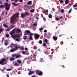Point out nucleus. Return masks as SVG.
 <instances>
[{"label": "nucleus", "mask_w": 77, "mask_h": 77, "mask_svg": "<svg viewBox=\"0 0 77 77\" xmlns=\"http://www.w3.org/2000/svg\"><path fill=\"white\" fill-rule=\"evenodd\" d=\"M13 5H14V6H17V4H15V2L13 3Z\"/></svg>", "instance_id": "nucleus-31"}, {"label": "nucleus", "mask_w": 77, "mask_h": 77, "mask_svg": "<svg viewBox=\"0 0 77 77\" xmlns=\"http://www.w3.org/2000/svg\"><path fill=\"white\" fill-rule=\"evenodd\" d=\"M34 26H35V27H36V26H37V23H34L33 24Z\"/></svg>", "instance_id": "nucleus-42"}, {"label": "nucleus", "mask_w": 77, "mask_h": 77, "mask_svg": "<svg viewBox=\"0 0 77 77\" xmlns=\"http://www.w3.org/2000/svg\"><path fill=\"white\" fill-rule=\"evenodd\" d=\"M20 32H21L20 29L18 28L16 29V33H20Z\"/></svg>", "instance_id": "nucleus-8"}, {"label": "nucleus", "mask_w": 77, "mask_h": 77, "mask_svg": "<svg viewBox=\"0 0 77 77\" xmlns=\"http://www.w3.org/2000/svg\"><path fill=\"white\" fill-rule=\"evenodd\" d=\"M42 60H43V59L41 58L40 61V62H42Z\"/></svg>", "instance_id": "nucleus-51"}, {"label": "nucleus", "mask_w": 77, "mask_h": 77, "mask_svg": "<svg viewBox=\"0 0 77 77\" xmlns=\"http://www.w3.org/2000/svg\"><path fill=\"white\" fill-rule=\"evenodd\" d=\"M44 32H45V33H46L47 32V30H46V29L44 31Z\"/></svg>", "instance_id": "nucleus-54"}, {"label": "nucleus", "mask_w": 77, "mask_h": 77, "mask_svg": "<svg viewBox=\"0 0 77 77\" xmlns=\"http://www.w3.org/2000/svg\"><path fill=\"white\" fill-rule=\"evenodd\" d=\"M16 31V29H14L12 31L10 32L9 33V34L11 35L12 38H13L14 39H15L16 38H18V37H20V35H13L14 34H15V31Z\"/></svg>", "instance_id": "nucleus-1"}, {"label": "nucleus", "mask_w": 77, "mask_h": 77, "mask_svg": "<svg viewBox=\"0 0 77 77\" xmlns=\"http://www.w3.org/2000/svg\"><path fill=\"white\" fill-rule=\"evenodd\" d=\"M24 35H29V40L32 41L33 40V33H30V32L29 30H26L24 32Z\"/></svg>", "instance_id": "nucleus-2"}, {"label": "nucleus", "mask_w": 77, "mask_h": 77, "mask_svg": "<svg viewBox=\"0 0 77 77\" xmlns=\"http://www.w3.org/2000/svg\"><path fill=\"white\" fill-rule=\"evenodd\" d=\"M39 36H40V35H39V34H36L35 36V38L37 39H39Z\"/></svg>", "instance_id": "nucleus-11"}, {"label": "nucleus", "mask_w": 77, "mask_h": 77, "mask_svg": "<svg viewBox=\"0 0 77 77\" xmlns=\"http://www.w3.org/2000/svg\"><path fill=\"white\" fill-rule=\"evenodd\" d=\"M64 11H65V10L63 9H62L61 11V13H62L63 14V13H64Z\"/></svg>", "instance_id": "nucleus-29"}, {"label": "nucleus", "mask_w": 77, "mask_h": 77, "mask_svg": "<svg viewBox=\"0 0 77 77\" xmlns=\"http://www.w3.org/2000/svg\"><path fill=\"white\" fill-rule=\"evenodd\" d=\"M2 43H3V41H4V40H5V38H4V37L2 38Z\"/></svg>", "instance_id": "nucleus-36"}, {"label": "nucleus", "mask_w": 77, "mask_h": 77, "mask_svg": "<svg viewBox=\"0 0 77 77\" xmlns=\"http://www.w3.org/2000/svg\"><path fill=\"white\" fill-rule=\"evenodd\" d=\"M12 57H16V58H18L19 57H22L21 55L20 54H13L12 55Z\"/></svg>", "instance_id": "nucleus-6"}, {"label": "nucleus", "mask_w": 77, "mask_h": 77, "mask_svg": "<svg viewBox=\"0 0 77 77\" xmlns=\"http://www.w3.org/2000/svg\"><path fill=\"white\" fill-rule=\"evenodd\" d=\"M18 65V64L17 63H15L14 64V66H17Z\"/></svg>", "instance_id": "nucleus-32"}, {"label": "nucleus", "mask_w": 77, "mask_h": 77, "mask_svg": "<svg viewBox=\"0 0 77 77\" xmlns=\"http://www.w3.org/2000/svg\"><path fill=\"white\" fill-rule=\"evenodd\" d=\"M48 57L49 58H52V57H53V56L52 55H50L48 56Z\"/></svg>", "instance_id": "nucleus-34"}, {"label": "nucleus", "mask_w": 77, "mask_h": 77, "mask_svg": "<svg viewBox=\"0 0 77 77\" xmlns=\"http://www.w3.org/2000/svg\"><path fill=\"white\" fill-rule=\"evenodd\" d=\"M11 70H12V69H7V71H9Z\"/></svg>", "instance_id": "nucleus-38"}, {"label": "nucleus", "mask_w": 77, "mask_h": 77, "mask_svg": "<svg viewBox=\"0 0 77 77\" xmlns=\"http://www.w3.org/2000/svg\"><path fill=\"white\" fill-rule=\"evenodd\" d=\"M20 48H21V50H24V48H23L20 46Z\"/></svg>", "instance_id": "nucleus-48"}, {"label": "nucleus", "mask_w": 77, "mask_h": 77, "mask_svg": "<svg viewBox=\"0 0 77 77\" xmlns=\"http://www.w3.org/2000/svg\"><path fill=\"white\" fill-rule=\"evenodd\" d=\"M6 59L5 58H2L0 59V65H4L6 64Z\"/></svg>", "instance_id": "nucleus-4"}, {"label": "nucleus", "mask_w": 77, "mask_h": 77, "mask_svg": "<svg viewBox=\"0 0 77 77\" xmlns=\"http://www.w3.org/2000/svg\"><path fill=\"white\" fill-rule=\"evenodd\" d=\"M44 52L45 54H48L49 53V51L47 50L45 51Z\"/></svg>", "instance_id": "nucleus-16"}, {"label": "nucleus", "mask_w": 77, "mask_h": 77, "mask_svg": "<svg viewBox=\"0 0 77 77\" xmlns=\"http://www.w3.org/2000/svg\"><path fill=\"white\" fill-rule=\"evenodd\" d=\"M45 42H48V40L47 39H45Z\"/></svg>", "instance_id": "nucleus-45"}, {"label": "nucleus", "mask_w": 77, "mask_h": 77, "mask_svg": "<svg viewBox=\"0 0 77 77\" xmlns=\"http://www.w3.org/2000/svg\"><path fill=\"white\" fill-rule=\"evenodd\" d=\"M60 2V3H63V0H61Z\"/></svg>", "instance_id": "nucleus-46"}, {"label": "nucleus", "mask_w": 77, "mask_h": 77, "mask_svg": "<svg viewBox=\"0 0 77 77\" xmlns=\"http://www.w3.org/2000/svg\"><path fill=\"white\" fill-rule=\"evenodd\" d=\"M63 18V17L62 16H61L60 17V19H62Z\"/></svg>", "instance_id": "nucleus-63"}, {"label": "nucleus", "mask_w": 77, "mask_h": 77, "mask_svg": "<svg viewBox=\"0 0 77 77\" xmlns=\"http://www.w3.org/2000/svg\"><path fill=\"white\" fill-rule=\"evenodd\" d=\"M17 63H19L20 64H21L22 63V62L21 61V60H17Z\"/></svg>", "instance_id": "nucleus-18"}, {"label": "nucleus", "mask_w": 77, "mask_h": 77, "mask_svg": "<svg viewBox=\"0 0 77 77\" xmlns=\"http://www.w3.org/2000/svg\"><path fill=\"white\" fill-rule=\"evenodd\" d=\"M4 30H3V28H1L0 29V34L2 33V32H3Z\"/></svg>", "instance_id": "nucleus-23"}, {"label": "nucleus", "mask_w": 77, "mask_h": 77, "mask_svg": "<svg viewBox=\"0 0 77 77\" xmlns=\"http://www.w3.org/2000/svg\"><path fill=\"white\" fill-rule=\"evenodd\" d=\"M10 51L11 52H14V51H17V49H16L15 48H13V49H11Z\"/></svg>", "instance_id": "nucleus-9"}, {"label": "nucleus", "mask_w": 77, "mask_h": 77, "mask_svg": "<svg viewBox=\"0 0 77 77\" xmlns=\"http://www.w3.org/2000/svg\"><path fill=\"white\" fill-rule=\"evenodd\" d=\"M52 9L53 10V11H56V10L54 8H52Z\"/></svg>", "instance_id": "nucleus-56"}, {"label": "nucleus", "mask_w": 77, "mask_h": 77, "mask_svg": "<svg viewBox=\"0 0 77 77\" xmlns=\"http://www.w3.org/2000/svg\"><path fill=\"white\" fill-rule=\"evenodd\" d=\"M57 38L55 36H54L53 37V39L54 40V41H57Z\"/></svg>", "instance_id": "nucleus-17"}, {"label": "nucleus", "mask_w": 77, "mask_h": 77, "mask_svg": "<svg viewBox=\"0 0 77 77\" xmlns=\"http://www.w3.org/2000/svg\"><path fill=\"white\" fill-rule=\"evenodd\" d=\"M27 38V36H23V39H24L26 40Z\"/></svg>", "instance_id": "nucleus-27"}, {"label": "nucleus", "mask_w": 77, "mask_h": 77, "mask_svg": "<svg viewBox=\"0 0 77 77\" xmlns=\"http://www.w3.org/2000/svg\"><path fill=\"white\" fill-rule=\"evenodd\" d=\"M33 73H34V71H32H32H30L28 74V75H31L33 74Z\"/></svg>", "instance_id": "nucleus-13"}, {"label": "nucleus", "mask_w": 77, "mask_h": 77, "mask_svg": "<svg viewBox=\"0 0 77 77\" xmlns=\"http://www.w3.org/2000/svg\"><path fill=\"white\" fill-rule=\"evenodd\" d=\"M62 67H63V68H65V66L63 65H62Z\"/></svg>", "instance_id": "nucleus-64"}, {"label": "nucleus", "mask_w": 77, "mask_h": 77, "mask_svg": "<svg viewBox=\"0 0 77 77\" xmlns=\"http://www.w3.org/2000/svg\"><path fill=\"white\" fill-rule=\"evenodd\" d=\"M48 17L50 18H52V15L51 14H49L48 15Z\"/></svg>", "instance_id": "nucleus-24"}, {"label": "nucleus", "mask_w": 77, "mask_h": 77, "mask_svg": "<svg viewBox=\"0 0 77 77\" xmlns=\"http://www.w3.org/2000/svg\"><path fill=\"white\" fill-rule=\"evenodd\" d=\"M2 20V17H0V21Z\"/></svg>", "instance_id": "nucleus-61"}, {"label": "nucleus", "mask_w": 77, "mask_h": 77, "mask_svg": "<svg viewBox=\"0 0 77 77\" xmlns=\"http://www.w3.org/2000/svg\"><path fill=\"white\" fill-rule=\"evenodd\" d=\"M19 15L18 13L16 14V16L14 15L11 18L10 23L11 24H14V21L15 20V17H18Z\"/></svg>", "instance_id": "nucleus-3"}, {"label": "nucleus", "mask_w": 77, "mask_h": 77, "mask_svg": "<svg viewBox=\"0 0 77 77\" xmlns=\"http://www.w3.org/2000/svg\"><path fill=\"white\" fill-rule=\"evenodd\" d=\"M25 54H26V55H29V53H25Z\"/></svg>", "instance_id": "nucleus-52"}, {"label": "nucleus", "mask_w": 77, "mask_h": 77, "mask_svg": "<svg viewBox=\"0 0 77 77\" xmlns=\"http://www.w3.org/2000/svg\"><path fill=\"white\" fill-rule=\"evenodd\" d=\"M9 35L8 34H7L6 35V37H7V38H9Z\"/></svg>", "instance_id": "nucleus-43"}, {"label": "nucleus", "mask_w": 77, "mask_h": 77, "mask_svg": "<svg viewBox=\"0 0 77 77\" xmlns=\"http://www.w3.org/2000/svg\"><path fill=\"white\" fill-rule=\"evenodd\" d=\"M3 26L5 27V28H8V26L6 24H4Z\"/></svg>", "instance_id": "nucleus-22"}, {"label": "nucleus", "mask_w": 77, "mask_h": 77, "mask_svg": "<svg viewBox=\"0 0 77 77\" xmlns=\"http://www.w3.org/2000/svg\"><path fill=\"white\" fill-rule=\"evenodd\" d=\"M25 15H28L29 14V13H28V12L25 11Z\"/></svg>", "instance_id": "nucleus-33"}, {"label": "nucleus", "mask_w": 77, "mask_h": 77, "mask_svg": "<svg viewBox=\"0 0 77 77\" xmlns=\"http://www.w3.org/2000/svg\"><path fill=\"white\" fill-rule=\"evenodd\" d=\"M28 48H25V50H28Z\"/></svg>", "instance_id": "nucleus-57"}, {"label": "nucleus", "mask_w": 77, "mask_h": 77, "mask_svg": "<svg viewBox=\"0 0 77 77\" xmlns=\"http://www.w3.org/2000/svg\"><path fill=\"white\" fill-rule=\"evenodd\" d=\"M30 12H35V10L34 9H32L30 10Z\"/></svg>", "instance_id": "nucleus-28"}, {"label": "nucleus", "mask_w": 77, "mask_h": 77, "mask_svg": "<svg viewBox=\"0 0 77 77\" xmlns=\"http://www.w3.org/2000/svg\"><path fill=\"white\" fill-rule=\"evenodd\" d=\"M32 60V58H29L28 60H29V61H30L31 62V61H33V60Z\"/></svg>", "instance_id": "nucleus-37"}, {"label": "nucleus", "mask_w": 77, "mask_h": 77, "mask_svg": "<svg viewBox=\"0 0 77 77\" xmlns=\"http://www.w3.org/2000/svg\"><path fill=\"white\" fill-rule=\"evenodd\" d=\"M44 29V28H41L39 29V30L40 31H41V30H42Z\"/></svg>", "instance_id": "nucleus-41"}, {"label": "nucleus", "mask_w": 77, "mask_h": 77, "mask_svg": "<svg viewBox=\"0 0 77 77\" xmlns=\"http://www.w3.org/2000/svg\"><path fill=\"white\" fill-rule=\"evenodd\" d=\"M39 43L40 44H42V40H39Z\"/></svg>", "instance_id": "nucleus-30"}, {"label": "nucleus", "mask_w": 77, "mask_h": 77, "mask_svg": "<svg viewBox=\"0 0 77 77\" xmlns=\"http://www.w3.org/2000/svg\"><path fill=\"white\" fill-rule=\"evenodd\" d=\"M56 20H57V21H59V18L58 17H56Z\"/></svg>", "instance_id": "nucleus-44"}, {"label": "nucleus", "mask_w": 77, "mask_h": 77, "mask_svg": "<svg viewBox=\"0 0 77 77\" xmlns=\"http://www.w3.org/2000/svg\"><path fill=\"white\" fill-rule=\"evenodd\" d=\"M5 7V5H1L0 6V8H3Z\"/></svg>", "instance_id": "nucleus-26"}, {"label": "nucleus", "mask_w": 77, "mask_h": 77, "mask_svg": "<svg viewBox=\"0 0 77 77\" xmlns=\"http://www.w3.org/2000/svg\"><path fill=\"white\" fill-rule=\"evenodd\" d=\"M43 45L44 47H45L47 46V45H46V44H45V43H44L43 44Z\"/></svg>", "instance_id": "nucleus-40"}, {"label": "nucleus", "mask_w": 77, "mask_h": 77, "mask_svg": "<svg viewBox=\"0 0 77 77\" xmlns=\"http://www.w3.org/2000/svg\"><path fill=\"white\" fill-rule=\"evenodd\" d=\"M6 31L7 32H9V31H10V29H7Z\"/></svg>", "instance_id": "nucleus-53"}, {"label": "nucleus", "mask_w": 77, "mask_h": 77, "mask_svg": "<svg viewBox=\"0 0 77 77\" xmlns=\"http://www.w3.org/2000/svg\"><path fill=\"white\" fill-rule=\"evenodd\" d=\"M19 2H23V0H20Z\"/></svg>", "instance_id": "nucleus-60"}, {"label": "nucleus", "mask_w": 77, "mask_h": 77, "mask_svg": "<svg viewBox=\"0 0 77 77\" xmlns=\"http://www.w3.org/2000/svg\"><path fill=\"white\" fill-rule=\"evenodd\" d=\"M64 23H65L64 22H63L62 23H61V25H63V24H64Z\"/></svg>", "instance_id": "nucleus-58"}, {"label": "nucleus", "mask_w": 77, "mask_h": 77, "mask_svg": "<svg viewBox=\"0 0 77 77\" xmlns=\"http://www.w3.org/2000/svg\"><path fill=\"white\" fill-rule=\"evenodd\" d=\"M43 20H44V21H46V19H45V18L44 17Z\"/></svg>", "instance_id": "nucleus-55"}, {"label": "nucleus", "mask_w": 77, "mask_h": 77, "mask_svg": "<svg viewBox=\"0 0 77 77\" xmlns=\"http://www.w3.org/2000/svg\"><path fill=\"white\" fill-rule=\"evenodd\" d=\"M73 7H77L76 4H75V5H73Z\"/></svg>", "instance_id": "nucleus-50"}, {"label": "nucleus", "mask_w": 77, "mask_h": 77, "mask_svg": "<svg viewBox=\"0 0 77 77\" xmlns=\"http://www.w3.org/2000/svg\"><path fill=\"white\" fill-rule=\"evenodd\" d=\"M20 48L21 46L17 47V46L16 45V46H15V49H16L17 50L18 48Z\"/></svg>", "instance_id": "nucleus-21"}, {"label": "nucleus", "mask_w": 77, "mask_h": 77, "mask_svg": "<svg viewBox=\"0 0 77 77\" xmlns=\"http://www.w3.org/2000/svg\"><path fill=\"white\" fill-rule=\"evenodd\" d=\"M27 4L28 5H30L32 4V1H29L28 3H27Z\"/></svg>", "instance_id": "nucleus-20"}, {"label": "nucleus", "mask_w": 77, "mask_h": 77, "mask_svg": "<svg viewBox=\"0 0 77 77\" xmlns=\"http://www.w3.org/2000/svg\"><path fill=\"white\" fill-rule=\"evenodd\" d=\"M6 75L7 77H9V75L8 74H7Z\"/></svg>", "instance_id": "nucleus-62"}, {"label": "nucleus", "mask_w": 77, "mask_h": 77, "mask_svg": "<svg viewBox=\"0 0 77 77\" xmlns=\"http://www.w3.org/2000/svg\"><path fill=\"white\" fill-rule=\"evenodd\" d=\"M15 59V58H11L10 59V61H13V60H14Z\"/></svg>", "instance_id": "nucleus-25"}, {"label": "nucleus", "mask_w": 77, "mask_h": 77, "mask_svg": "<svg viewBox=\"0 0 77 77\" xmlns=\"http://www.w3.org/2000/svg\"><path fill=\"white\" fill-rule=\"evenodd\" d=\"M36 56L35 55H34L33 56V57L34 58H35V57Z\"/></svg>", "instance_id": "nucleus-59"}, {"label": "nucleus", "mask_w": 77, "mask_h": 77, "mask_svg": "<svg viewBox=\"0 0 77 77\" xmlns=\"http://www.w3.org/2000/svg\"><path fill=\"white\" fill-rule=\"evenodd\" d=\"M4 45L6 46V45H8V40H5L4 41Z\"/></svg>", "instance_id": "nucleus-10"}, {"label": "nucleus", "mask_w": 77, "mask_h": 77, "mask_svg": "<svg viewBox=\"0 0 77 77\" xmlns=\"http://www.w3.org/2000/svg\"><path fill=\"white\" fill-rule=\"evenodd\" d=\"M17 45H15V44H11L10 46V47L11 48H13L15 47V46H16Z\"/></svg>", "instance_id": "nucleus-12"}, {"label": "nucleus", "mask_w": 77, "mask_h": 77, "mask_svg": "<svg viewBox=\"0 0 77 77\" xmlns=\"http://www.w3.org/2000/svg\"><path fill=\"white\" fill-rule=\"evenodd\" d=\"M72 10V9H71V8L70 9V10L69 11V12H68V14H69V13L71 12Z\"/></svg>", "instance_id": "nucleus-39"}, {"label": "nucleus", "mask_w": 77, "mask_h": 77, "mask_svg": "<svg viewBox=\"0 0 77 77\" xmlns=\"http://www.w3.org/2000/svg\"><path fill=\"white\" fill-rule=\"evenodd\" d=\"M4 5L5 6V9L8 11H9L10 8L11 7V5L8 4V3H5Z\"/></svg>", "instance_id": "nucleus-5"}, {"label": "nucleus", "mask_w": 77, "mask_h": 77, "mask_svg": "<svg viewBox=\"0 0 77 77\" xmlns=\"http://www.w3.org/2000/svg\"><path fill=\"white\" fill-rule=\"evenodd\" d=\"M16 38H15V39H14V40H15V41H19V38H17L16 39Z\"/></svg>", "instance_id": "nucleus-35"}, {"label": "nucleus", "mask_w": 77, "mask_h": 77, "mask_svg": "<svg viewBox=\"0 0 77 77\" xmlns=\"http://www.w3.org/2000/svg\"><path fill=\"white\" fill-rule=\"evenodd\" d=\"M22 54H26V53H25V52L24 51H23L22 52Z\"/></svg>", "instance_id": "nucleus-47"}, {"label": "nucleus", "mask_w": 77, "mask_h": 77, "mask_svg": "<svg viewBox=\"0 0 77 77\" xmlns=\"http://www.w3.org/2000/svg\"><path fill=\"white\" fill-rule=\"evenodd\" d=\"M35 73L38 75H43V73L42 71H38V70H36L35 71Z\"/></svg>", "instance_id": "nucleus-7"}, {"label": "nucleus", "mask_w": 77, "mask_h": 77, "mask_svg": "<svg viewBox=\"0 0 77 77\" xmlns=\"http://www.w3.org/2000/svg\"><path fill=\"white\" fill-rule=\"evenodd\" d=\"M14 27H15V26L14 25V24H11L9 27V28L11 29L13 28H14Z\"/></svg>", "instance_id": "nucleus-14"}, {"label": "nucleus", "mask_w": 77, "mask_h": 77, "mask_svg": "<svg viewBox=\"0 0 77 77\" xmlns=\"http://www.w3.org/2000/svg\"><path fill=\"white\" fill-rule=\"evenodd\" d=\"M14 2H15L16 3H17L18 2V0H14Z\"/></svg>", "instance_id": "nucleus-49"}, {"label": "nucleus", "mask_w": 77, "mask_h": 77, "mask_svg": "<svg viewBox=\"0 0 77 77\" xmlns=\"http://www.w3.org/2000/svg\"><path fill=\"white\" fill-rule=\"evenodd\" d=\"M21 17L22 18H24L26 17V14L23 13L21 15Z\"/></svg>", "instance_id": "nucleus-15"}, {"label": "nucleus", "mask_w": 77, "mask_h": 77, "mask_svg": "<svg viewBox=\"0 0 77 77\" xmlns=\"http://www.w3.org/2000/svg\"><path fill=\"white\" fill-rule=\"evenodd\" d=\"M69 3V0H66L65 2V4H68Z\"/></svg>", "instance_id": "nucleus-19"}]
</instances>
